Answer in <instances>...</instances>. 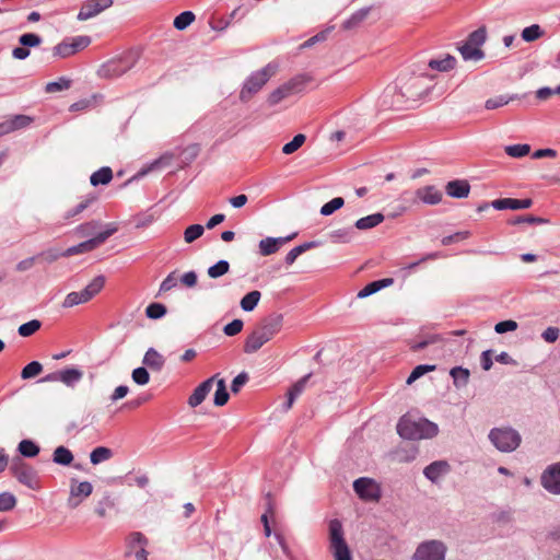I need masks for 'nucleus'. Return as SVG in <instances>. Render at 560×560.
Listing matches in <instances>:
<instances>
[{
  "label": "nucleus",
  "instance_id": "f3484780",
  "mask_svg": "<svg viewBox=\"0 0 560 560\" xmlns=\"http://www.w3.org/2000/svg\"><path fill=\"white\" fill-rule=\"evenodd\" d=\"M93 492V486L90 481L78 482L71 479L70 497L68 499V506L74 509Z\"/></svg>",
  "mask_w": 560,
  "mask_h": 560
},
{
  "label": "nucleus",
  "instance_id": "c03bdc74",
  "mask_svg": "<svg viewBox=\"0 0 560 560\" xmlns=\"http://www.w3.org/2000/svg\"><path fill=\"white\" fill-rule=\"evenodd\" d=\"M229 397L230 395L226 390L225 381L223 378L218 380L213 399L214 405L219 407L224 406L228 402Z\"/></svg>",
  "mask_w": 560,
  "mask_h": 560
},
{
  "label": "nucleus",
  "instance_id": "f704fd0d",
  "mask_svg": "<svg viewBox=\"0 0 560 560\" xmlns=\"http://www.w3.org/2000/svg\"><path fill=\"white\" fill-rule=\"evenodd\" d=\"M458 50L464 60L479 61L485 58V52L480 48L470 46L466 42L458 48Z\"/></svg>",
  "mask_w": 560,
  "mask_h": 560
},
{
  "label": "nucleus",
  "instance_id": "2f4dec72",
  "mask_svg": "<svg viewBox=\"0 0 560 560\" xmlns=\"http://www.w3.org/2000/svg\"><path fill=\"white\" fill-rule=\"evenodd\" d=\"M384 215L380 212L363 217L355 221L354 226L358 230H369L377 226L384 221Z\"/></svg>",
  "mask_w": 560,
  "mask_h": 560
},
{
  "label": "nucleus",
  "instance_id": "0eeeda50",
  "mask_svg": "<svg viewBox=\"0 0 560 560\" xmlns=\"http://www.w3.org/2000/svg\"><path fill=\"white\" fill-rule=\"evenodd\" d=\"M330 550L335 560H352L350 549L343 538L342 524L338 520L329 523Z\"/></svg>",
  "mask_w": 560,
  "mask_h": 560
},
{
  "label": "nucleus",
  "instance_id": "4d7b16f0",
  "mask_svg": "<svg viewBox=\"0 0 560 560\" xmlns=\"http://www.w3.org/2000/svg\"><path fill=\"white\" fill-rule=\"evenodd\" d=\"M42 326V323L38 319H32L27 323L22 324L18 332L22 337H30L35 334Z\"/></svg>",
  "mask_w": 560,
  "mask_h": 560
},
{
  "label": "nucleus",
  "instance_id": "6e6552de",
  "mask_svg": "<svg viewBox=\"0 0 560 560\" xmlns=\"http://www.w3.org/2000/svg\"><path fill=\"white\" fill-rule=\"evenodd\" d=\"M307 78L305 75H296L290 79L269 94L267 100L268 104L270 106H275L284 98L301 93L304 90Z\"/></svg>",
  "mask_w": 560,
  "mask_h": 560
},
{
  "label": "nucleus",
  "instance_id": "ddd939ff",
  "mask_svg": "<svg viewBox=\"0 0 560 560\" xmlns=\"http://www.w3.org/2000/svg\"><path fill=\"white\" fill-rule=\"evenodd\" d=\"M148 538L140 532H131L125 538V557H133L135 560H148Z\"/></svg>",
  "mask_w": 560,
  "mask_h": 560
},
{
  "label": "nucleus",
  "instance_id": "49530a36",
  "mask_svg": "<svg viewBox=\"0 0 560 560\" xmlns=\"http://www.w3.org/2000/svg\"><path fill=\"white\" fill-rule=\"evenodd\" d=\"M195 21V14L191 11H184L174 20V27L178 31L187 28Z\"/></svg>",
  "mask_w": 560,
  "mask_h": 560
},
{
  "label": "nucleus",
  "instance_id": "dca6fc26",
  "mask_svg": "<svg viewBox=\"0 0 560 560\" xmlns=\"http://www.w3.org/2000/svg\"><path fill=\"white\" fill-rule=\"evenodd\" d=\"M540 485L547 492L560 495V462L545 468L540 476Z\"/></svg>",
  "mask_w": 560,
  "mask_h": 560
},
{
  "label": "nucleus",
  "instance_id": "a18cd8bd",
  "mask_svg": "<svg viewBox=\"0 0 560 560\" xmlns=\"http://www.w3.org/2000/svg\"><path fill=\"white\" fill-rule=\"evenodd\" d=\"M72 81L66 77L59 78L57 81L48 82L45 86L46 93H56L70 89Z\"/></svg>",
  "mask_w": 560,
  "mask_h": 560
},
{
  "label": "nucleus",
  "instance_id": "4be33fe9",
  "mask_svg": "<svg viewBox=\"0 0 560 560\" xmlns=\"http://www.w3.org/2000/svg\"><path fill=\"white\" fill-rule=\"evenodd\" d=\"M533 205V200L529 198L526 199H513V198H501L495 199L491 202V207L495 210H521L528 209Z\"/></svg>",
  "mask_w": 560,
  "mask_h": 560
},
{
  "label": "nucleus",
  "instance_id": "72a5a7b5",
  "mask_svg": "<svg viewBox=\"0 0 560 560\" xmlns=\"http://www.w3.org/2000/svg\"><path fill=\"white\" fill-rule=\"evenodd\" d=\"M52 462L61 466H69L73 462V454L68 447L60 445L52 453Z\"/></svg>",
  "mask_w": 560,
  "mask_h": 560
},
{
  "label": "nucleus",
  "instance_id": "0e129e2a",
  "mask_svg": "<svg viewBox=\"0 0 560 560\" xmlns=\"http://www.w3.org/2000/svg\"><path fill=\"white\" fill-rule=\"evenodd\" d=\"M132 381L138 385H145L150 381V374L143 366L137 368L131 374Z\"/></svg>",
  "mask_w": 560,
  "mask_h": 560
},
{
  "label": "nucleus",
  "instance_id": "5701e85b",
  "mask_svg": "<svg viewBox=\"0 0 560 560\" xmlns=\"http://www.w3.org/2000/svg\"><path fill=\"white\" fill-rule=\"evenodd\" d=\"M451 470V465L446 460H435L429 464L423 469V475L427 479H429L431 482H438L441 477L448 474Z\"/></svg>",
  "mask_w": 560,
  "mask_h": 560
},
{
  "label": "nucleus",
  "instance_id": "9d476101",
  "mask_svg": "<svg viewBox=\"0 0 560 560\" xmlns=\"http://www.w3.org/2000/svg\"><path fill=\"white\" fill-rule=\"evenodd\" d=\"M446 545L436 539L420 542L411 559L412 560H444L446 556Z\"/></svg>",
  "mask_w": 560,
  "mask_h": 560
},
{
  "label": "nucleus",
  "instance_id": "473e14b6",
  "mask_svg": "<svg viewBox=\"0 0 560 560\" xmlns=\"http://www.w3.org/2000/svg\"><path fill=\"white\" fill-rule=\"evenodd\" d=\"M515 100H521V96L518 94H512V95H498L491 98H488L485 103V107L488 110L500 108L504 105H508L510 102H513Z\"/></svg>",
  "mask_w": 560,
  "mask_h": 560
},
{
  "label": "nucleus",
  "instance_id": "774afa93",
  "mask_svg": "<svg viewBox=\"0 0 560 560\" xmlns=\"http://www.w3.org/2000/svg\"><path fill=\"white\" fill-rule=\"evenodd\" d=\"M244 323L242 319H233L231 323L226 324L223 328V332L226 336H235L240 334L243 329Z\"/></svg>",
  "mask_w": 560,
  "mask_h": 560
},
{
  "label": "nucleus",
  "instance_id": "423d86ee",
  "mask_svg": "<svg viewBox=\"0 0 560 560\" xmlns=\"http://www.w3.org/2000/svg\"><path fill=\"white\" fill-rule=\"evenodd\" d=\"M272 75L270 65L265 68L253 72L243 83L240 91V101L247 103L252 97L258 93L262 86L269 81Z\"/></svg>",
  "mask_w": 560,
  "mask_h": 560
},
{
  "label": "nucleus",
  "instance_id": "7c9ffc66",
  "mask_svg": "<svg viewBox=\"0 0 560 560\" xmlns=\"http://www.w3.org/2000/svg\"><path fill=\"white\" fill-rule=\"evenodd\" d=\"M354 231L352 228H342L334 230L328 234V238L335 244H347L353 240Z\"/></svg>",
  "mask_w": 560,
  "mask_h": 560
},
{
  "label": "nucleus",
  "instance_id": "338daca9",
  "mask_svg": "<svg viewBox=\"0 0 560 560\" xmlns=\"http://www.w3.org/2000/svg\"><path fill=\"white\" fill-rule=\"evenodd\" d=\"M178 278L176 272L173 271L166 276V278L160 284V293L171 291L177 285Z\"/></svg>",
  "mask_w": 560,
  "mask_h": 560
},
{
  "label": "nucleus",
  "instance_id": "3c124183",
  "mask_svg": "<svg viewBox=\"0 0 560 560\" xmlns=\"http://www.w3.org/2000/svg\"><path fill=\"white\" fill-rule=\"evenodd\" d=\"M305 140L306 137L303 133H298L290 142L282 147V152L288 155L294 153L303 145Z\"/></svg>",
  "mask_w": 560,
  "mask_h": 560
},
{
  "label": "nucleus",
  "instance_id": "37998d69",
  "mask_svg": "<svg viewBox=\"0 0 560 560\" xmlns=\"http://www.w3.org/2000/svg\"><path fill=\"white\" fill-rule=\"evenodd\" d=\"M230 270V264L225 259H221L214 265L210 266L207 270V273L212 279H218L224 275H226Z\"/></svg>",
  "mask_w": 560,
  "mask_h": 560
},
{
  "label": "nucleus",
  "instance_id": "6ab92c4d",
  "mask_svg": "<svg viewBox=\"0 0 560 560\" xmlns=\"http://www.w3.org/2000/svg\"><path fill=\"white\" fill-rule=\"evenodd\" d=\"M282 325L283 315L273 313L261 319L257 329L269 341L281 330Z\"/></svg>",
  "mask_w": 560,
  "mask_h": 560
},
{
  "label": "nucleus",
  "instance_id": "f8f14e48",
  "mask_svg": "<svg viewBox=\"0 0 560 560\" xmlns=\"http://www.w3.org/2000/svg\"><path fill=\"white\" fill-rule=\"evenodd\" d=\"M91 42L92 39L88 35L66 38L52 48V55L58 58H68L86 48Z\"/></svg>",
  "mask_w": 560,
  "mask_h": 560
},
{
  "label": "nucleus",
  "instance_id": "6e6d98bb",
  "mask_svg": "<svg viewBox=\"0 0 560 560\" xmlns=\"http://www.w3.org/2000/svg\"><path fill=\"white\" fill-rule=\"evenodd\" d=\"M205 232V228L201 224L189 225L184 232V240L186 243H192L199 238Z\"/></svg>",
  "mask_w": 560,
  "mask_h": 560
},
{
  "label": "nucleus",
  "instance_id": "e433bc0d",
  "mask_svg": "<svg viewBox=\"0 0 560 560\" xmlns=\"http://www.w3.org/2000/svg\"><path fill=\"white\" fill-rule=\"evenodd\" d=\"M371 9L370 8H362L354 13L351 14L349 19L343 21L342 28L343 30H351L355 26H358L360 23H362L369 15Z\"/></svg>",
  "mask_w": 560,
  "mask_h": 560
},
{
  "label": "nucleus",
  "instance_id": "5fc2aeb1",
  "mask_svg": "<svg viewBox=\"0 0 560 560\" xmlns=\"http://www.w3.org/2000/svg\"><path fill=\"white\" fill-rule=\"evenodd\" d=\"M440 340H441V338L439 335H429V336H425V337L419 339L418 341H412L410 343V349L412 351H420V350H423L424 348H427L428 346L433 345Z\"/></svg>",
  "mask_w": 560,
  "mask_h": 560
},
{
  "label": "nucleus",
  "instance_id": "680f3d73",
  "mask_svg": "<svg viewBox=\"0 0 560 560\" xmlns=\"http://www.w3.org/2000/svg\"><path fill=\"white\" fill-rule=\"evenodd\" d=\"M101 225L98 221H90L77 226L75 232L82 237H88L94 234L95 230Z\"/></svg>",
  "mask_w": 560,
  "mask_h": 560
},
{
  "label": "nucleus",
  "instance_id": "c756f323",
  "mask_svg": "<svg viewBox=\"0 0 560 560\" xmlns=\"http://www.w3.org/2000/svg\"><path fill=\"white\" fill-rule=\"evenodd\" d=\"M83 377V372L77 368H67L60 371V382L68 387H74Z\"/></svg>",
  "mask_w": 560,
  "mask_h": 560
},
{
  "label": "nucleus",
  "instance_id": "7ed1b4c3",
  "mask_svg": "<svg viewBox=\"0 0 560 560\" xmlns=\"http://www.w3.org/2000/svg\"><path fill=\"white\" fill-rule=\"evenodd\" d=\"M138 59L139 54L136 50L126 51L121 56L103 63L97 70V75L103 79L119 78L132 69Z\"/></svg>",
  "mask_w": 560,
  "mask_h": 560
},
{
  "label": "nucleus",
  "instance_id": "2eb2a0df",
  "mask_svg": "<svg viewBox=\"0 0 560 560\" xmlns=\"http://www.w3.org/2000/svg\"><path fill=\"white\" fill-rule=\"evenodd\" d=\"M114 4V0H85L81 4L77 20L80 22L91 20Z\"/></svg>",
  "mask_w": 560,
  "mask_h": 560
},
{
  "label": "nucleus",
  "instance_id": "052dcab7",
  "mask_svg": "<svg viewBox=\"0 0 560 560\" xmlns=\"http://www.w3.org/2000/svg\"><path fill=\"white\" fill-rule=\"evenodd\" d=\"M435 365L420 364L417 365L407 378V384H412L415 381L423 376L425 373L434 371Z\"/></svg>",
  "mask_w": 560,
  "mask_h": 560
},
{
  "label": "nucleus",
  "instance_id": "c85d7f7f",
  "mask_svg": "<svg viewBox=\"0 0 560 560\" xmlns=\"http://www.w3.org/2000/svg\"><path fill=\"white\" fill-rule=\"evenodd\" d=\"M117 504V500L113 497L112 493L105 492L102 499H100L95 506V513L100 517H105L107 512L110 510H115Z\"/></svg>",
  "mask_w": 560,
  "mask_h": 560
},
{
  "label": "nucleus",
  "instance_id": "a19ab883",
  "mask_svg": "<svg viewBox=\"0 0 560 560\" xmlns=\"http://www.w3.org/2000/svg\"><path fill=\"white\" fill-rule=\"evenodd\" d=\"M450 374L453 377V383L457 388L466 386L470 375L469 371L462 366H454Z\"/></svg>",
  "mask_w": 560,
  "mask_h": 560
},
{
  "label": "nucleus",
  "instance_id": "ea45409f",
  "mask_svg": "<svg viewBox=\"0 0 560 560\" xmlns=\"http://www.w3.org/2000/svg\"><path fill=\"white\" fill-rule=\"evenodd\" d=\"M261 293L257 290L250 291L245 294L241 300V307L245 312H252L258 304Z\"/></svg>",
  "mask_w": 560,
  "mask_h": 560
},
{
  "label": "nucleus",
  "instance_id": "1a4fd4ad",
  "mask_svg": "<svg viewBox=\"0 0 560 560\" xmlns=\"http://www.w3.org/2000/svg\"><path fill=\"white\" fill-rule=\"evenodd\" d=\"M117 231L115 224H108L107 229L103 232L97 233L94 237H91L78 245L71 246L62 252L63 257H70L88 252H92L100 245H102L108 237H110Z\"/></svg>",
  "mask_w": 560,
  "mask_h": 560
},
{
  "label": "nucleus",
  "instance_id": "de8ad7c7",
  "mask_svg": "<svg viewBox=\"0 0 560 560\" xmlns=\"http://www.w3.org/2000/svg\"><path fill=\"white\" fill-rule=\"evenodd\" d=\"M42 371V363H39L38 361H32L22 369L21 377L23 380H30L39 375Z\"/></svg>",
  "mask_w": 560,
  "mask_h": 560
},
{
  "label": "nucleus",
  "instance_id": "a878e982",
  "mask_svg": "<svg viewBox=\"0 0 560 560\" xmlns=\"http://www.w3.org/2000/svg\"><path fill=\"white\" fill-rule=\"evenodd\" d=\"M393 283L394 279L392 278H384L381 280L372 281L358 292L357 298L365 299L384 288L390 287Z\"/></svg>",
  "mask_w": 560,
  "mask_h": 560
},
{
  "label": "nucleus",
  "instance_id": "69168bd1",
  "mask_svg": "<svg viewBox=\"0 0 560 560\" xmlns=\"http://www.w3.org/2000/svg\"><path fill=\"white\" fill-rule=\"evenodd\" d=\"M93 200H94L93 198H86V199L82 200L73 209L68 210L65 213L63 219L69 220L71 218H74L75 215L82 213L91 205V202Z\"/></svg>",
  "mask_w": 560,
  "mask_h": 560
},
{
  "label": "nucleus",
  "instance_id": "bf43d9fd",
  "mask_svg": "<svg viewBox=\"0 0 560 560\" xmlns=\"http://www.w3.org/2000/svg\"><path fill=\"white\" fill-rule=\"evenodd\" d=\"M166 314V306L161 303H151L145 308V315L151 319L162 318Z\"/></svg>",
  "mask_w": 560,
  "mask_h": 560
},
{
  "label": "nucleus",
  "instance_id": "20e7f679",
  "mask_svg": "<svg viewBox=\"0 0 560 560\" xmlns=\"http://www.w3.org/2000/svg\"><path fill=\"white\" fill-rule=\"evenodd\" d=\"M490 443L502 453H512L520 447L522 435L511 425L492 428L488 433Z\"/></svg>",
  "mask_w": 560,
  "mask_h": 560
},
{
  "label": "nucleus",
  "instance_id": "aec40b11",
  "mask_svg": "<svg viewBox=\"0 0 560 560\" xmlns=\"http://www.w3.org/2000/svg\"><path fill=\"white\" fill-rule=\"evenodd\" d=\"M296 236V233L284 237H266L259 242V253L261 256H269L279 250V248L292 241Z\"/></svg>",
  "mask_w": 560,
  "mask_h": 560
},
{
  "label": "nucleus",
  "instance_id": "9b49d317",
  "mask_svg": "<svg viewBox=\"0 0 560 560\" xmlns=\"http://www.w3.org/2000/svg\"><path fill=\"white\" fill-rule=\"evenodd\" d=\"M13 477H15L20 483L27 488L35 490L38 488L37 471L30 464L25 463L21 458H14L9 467Z\"/></svg>",
  "mask_w": 560,
  "mask_h": 560
},
{
  "label": "nucleus",
  "instance_id": "864d4df0",
  "mask_svg": "<svg viewBox=\"0 0 560 560\" xmlns=\"http://www.w3.org/2000/svg\"><path fill=\"white\" fill-rule=\"evenodd\" d=\"M486 38L487 33L485 27H479L468 35L466 43H468L470 46L480 48V46L486 42Z\"/></svg>",
  "mask_w": 560,
  "mask_h": 560
},
{
  "label": "nucleus",
  "instance_id": "79ce46f5",
  "mask_svg": "<svg viewBox=\"0 0 560 560\" xmlns=\"http://www.w3.org/2000/svg\"><path fill=\"white\" fill-rule=\"evenodd\" d=\"M21 455L27 458H33L39 454V446L32 440H22L18 446Z\"/></svg>",
  "mask_w": 560,
  "mask_h": 560
},
{
  "label": "nucleus",
  "instance_id": "393cba45",
  "mask_svg": "<svg viewBox=\"0 0 560 560\" xmlns=\"http://www.w3.org/2000/svg\"><path fill=\"white\" fill-rule=\"evenodd\" d=\"M142 363L153 371H161L165 364L163 355L154 348H149L143 355Z\"/></svg>",
  "mask_w": 560,
  "mask_h": 560
},
{
  "label": "nucleus",
  "instance_id": "13d9d810",
  "mask_svg": "<svg viewBox=\"0 0 560 560\" xmlns=\"http://www.w3.org/2000/svg\"><path fill=\"white\" fill-rule=\"evenodd\" d=\"M42 42V37L35 33H24L19 37V43L26 48L37 47Z\"/></svg>",
  "mask_w": 560,
  "mask_h": 560
},
{
  "label": "nucleus",
  "instance_id": "4468645a",
  "mask_svg": "<svg viewBox=\"0 0 560 560\" xmlns=\"http://www.w3.org/2000/svg\"><path fill=\"white\" fill-rule=\"evenodd\" d=\"M353 490L365 502H378L382 498L381 485L369 477H360L353 481Z\"/></svg>",
  "mask_w": 560,
  "mask_h": 560
},
{
  "label": "nucleus",
  "instance_id": "b1692460",
  "mask_svg": "<svg viewBox=\"0 0 560 560\" xmlns=\"http://www.w3.org/2000/svg\"><path fill=\"white\" fill-rule=\"evenodd\" d=\"M446 194L450 197L462 199L468 196L470 186L466 180H451L445 187Z\"/></svg>",
  "mask_w": 560,
  "mask_h": 560
},
{
  "label": "nucleus",
  "instance_id": "8fccbe9b",
  "mask_svg": "<svg viewBox=\"0 0 560 560\" xmlns=\"http://www.w3.org/2000/svg\"><path fill=\"white\" fill-rule=\"evenodd\" d=\"M530 152L529 144H512L505 147V153L511 158H523L526 156Z\"/></svg>",
  "mask_w": 560,
  "mask_h": 560
},
{
  "label": "nucleus",
  "instance_id": "e2e57ef3",
  "mask_svg": "<svg viewBox=\"0 0 560 560\" xmlns=\"http://www.w3.org/2000/svg\"><path fill=\"white\" fill-rule=\"evenodd\" d=\"M16 504L15 497L10 492L0 493V511H11Z\"/></svg>",
  "mask_w": 560,
  "mask_h": 560
},
{
  "label": "nucleus",
  "instance_id": "39448f33",
  "mask_svg": "<svg viewBox=\"0 0 560 560\" xmlns=\"http://www.w3.org/2000/svg\"><path fill=\"white\" fill-rule=\"evenodd\" d=\"M105 285V277L96 276L83 290L68 293L61 304L63 308H71L88 303L96 296Z\"/></svg>",
  "mask_w": 560,
  "mask_h": 560
},
{
  "label": "nucleus",
  "instance_id": "f03ea898",
  "mask_svg": "<svg viewBox=\"0 0 560 560\" xmlns=\"http://www.w3.org/2000/svg\"><path fill=\"white\" fill-rule=\"evenodd\" d=\"M397 433L405 440L432 439L438 435L439 427L425 418L402 416L397 423Z\"/></svg>",
  "mask_w": 560,
  "mask_h": 560
},
{
  "label": "nucleus",
  "instance_id": "412c9836",
  "mask_svg": "<svg viewBox=\"0 0 560 560\" xmlns=\"http://www.w3.org/2000/svg\"><path fill=\"white\" fill-rule=\"evenodd\" d=\"M217 378V375L209 377L199 384L192 392V394L188 398V405L192 408L199 406L208 396L213 387V383Z\"/></svg>",
  "mask_w": 560,
  "mask_h": 560
},
{
  "label": "nucleus",
  "instance_id": "cd10ccee",
  "mask_svg": "<svg viewBox=\"0 0 560 560\" xmlns=\"http://www.w3.org/2000/svg\"><path fill=\"white\" fill-rule=\"evenodd\" d=\"M267 341V339L256 328L245 340L244 352L255 353L258 351Z\"/></svg>",
  "mask_w": 560,
  "mask_h": 560
},
{
  "label": "nucleus",
  "instance_id": "09e8293b",
  "mask_svg": "<svg viewBox=\"0 0 560 560\" xmlns=\"http://www.w3.org/2000/svg\"><path fill=\"white\" fill-rule=\"evenodd\" d=\"M542 35H544V31L541 30V27L538 24H533L530 26L525 27L521 34L523 40L528 42V43L540 38Z\"/></svg>",
  "mask_w": 560,
  "mask_h": 560
},
{
  "label": "nucleus",
  "instance_id": "58836bf2",
  "mask_svg": "<svg viewBox=\"0 0 560 560\" xmlns=\"http://www.w3.org/2000/svg\"><path fill=\"white\" fill-rule=\"evenodd\" d=\"M113 451L105 446H97L90 453V460L93 465H98L110 459Z\"/></svg>",
  "mask_w": 560,
  "mask_h": 560
},
{
  "label": "nucleus",
  "instance_id": "f257e3e1",
  "mask_svg": "<svg viewBox=\"0 0 560 560\" xmlns=\"http://www.w3.org/2000/svg\"><path fill=\"white\" fill-rule=\"evenodd\" d=\"M429 78L424 74L401 73L395 83L388 85L382 94V105L394 109L409 107L430 91Z\"/></svg>",
  "mask_w": 560,
  "mask_h": 560
},
{
  "label": "nucleus",
  "instance_id": "4c0bfd02",
  "mask_svg": "<svg viewBox=\"0 0 560 560\" xmlns=\"http://www.w3.org/2000/svg\"><path fill=\"white\" fill-rule=\"evenodd\" d=\"M456 65L455 57L451 55H446L442 59H431L429 61V67L433 70L438 71H448L452 70Z\"/></svg>",
  "mask_w": 560,
  "mask_h": 560
},
{
  "label": "nucleus",
  "instance_id": "c9c22d12",
  "mask_svg": "<svg viewBox=\"0 0 560 560\" xmlns=\"http://www.w3.org/2000/svg\"><path fill=\"white\" fill-rule=\"evenodd\" d=\"M112 168L108 166H103L91 175L90 182L93 186L106 185L112 180Z\"/></svg>",
  "mask_w": 560,
  "mask_h": 560
},
{
  "label": "nucleus",
  "instance_id": "a211bd4d",
  "mask_svg": "<svg viewBox=\"0 0 560 560\" xmlns=\"http://www.w3.org/2000/svg\"><path fill=\"white\" fill-rule=\"evenodd\" d=\"M33 121V117L23 114L9 116L0 122V137L27 128Z\"/></svg>",
  "mask_w": 560,
  "mask_h": 560
},
{
  "label": "nucleus",
  "instance_id": "603ef678",
  "mask_svg": "<svg viewBox=\"0 0 560 560\" xmlns=\"http://www.w3.org/2000/svg\"><path fill=\"white\" fill-rule=\"evenodd\" d=\"M345 205V200L341 197H335L330 201L326 202L320 208V214L324 217H328L332 214L335 211L340 209Z\"/></svg>",
  "mask_w": 560,
  "mask_h": 560
},
{
  "label": "nucleus",
  "instance_id": "bb28decb",
  "mask_svg": "<svg viewBox=\"0 0 560 560\" xmlns=\"http://www.w3.org/2000/svg\"><path fill=\"white\" fill-rule=\"evenodd\" d=\"M417 197L427 205H438L442 200V192L434 186L419 188L416 191Z\"/></svg>",
  "mask_w": 560,
  "mask_h": 560
}]
</instances>
